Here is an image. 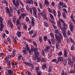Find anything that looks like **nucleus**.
I'll list each match as a JSON object with an SVG mask.
<instances>
[{"label":"nucleus","instance_id":"f257e3e1","mask_svg":"<svg viewBox=\"0 0 75 75\" xmlns=\"http://www.w3.org/2000/svg\"><path fill=\"white\" fill-rule=\"evenodd\" d=\"M55 33L57 34L55 35V39L58 44H60L62 41L63 37L61 34L59 33V30L58 29L55 30ZM57 34H58L59 35Z\"/></svg>","mask_w":75,"mask_h":75},{"label":"nucleus","instance_id":"f03ea898","mask_svg":"<svg viewBox=\"0 0 75 75\" xmlns=\"http://www.w3.org/2000/svg\"><path fill=\"white\" fill-rule=\"evenodd\" d=\"M57 58V61L56 62V64H58L59 63H60V62H63L64 61L63 58L62 57H58Z\"/></svg>","mask_w":75,"mask_h":75},{"label":"nucleus","instance_id":"7ed1b4c3","mask_svg":"<svg viewBox=\"0 0 75 75\" xmlns=\"http://www.w3.org/2000/svg\"><path fill=\"white\" fill-rule=\"evenodd\" d=\"M27 15V14L25 13H21V15L19 16V18L20 20H21L22 18L24 19L25 17Z\"/></svg>","mask_w":75,"mask_h":75},{"label":"nucleus","instance_id":"20e7f679","mask_svg":"<svg viewBox=\"0 0 75 75\" xmlns=\"http://www.w3.org/2000/svg\"><path fill=\"white\" fill-rule=\"evenodd\" d=\"M28 1H26V0H25L24 1V2L26 3V4L28 3L29 4L31 5V4H34V2L33 1V0H28Z\"/></svg>","mask_w":75,"mask_h":75},{"label":"nucleus","instance_id":"39448f33","mask_svg":"<svg viewBox=\"0 0 75 75\" xmlns=\"http://www.w3.org/2000/svg\"><path fill=\"white\" fill-rule=\"evenodd\" d=\"M23 63L26 65L27 66H29L30 67H32L33 64L30 62H28L24 61L23 62Z\"/></svg>","mask_w":75,"mask_h":75},{"label":"nucleus","instance_id":"423d86ee","mask_svg":"<svg viewBox=\"0 0 75 75\" xmlns=\"http://www.w3.org/2000/svg\"><path fill=\"white\" fill-rule=\"evenodd\" d=\"M6 9L5 12L6 13H11V12L10 11V9L8 7H7L5 8Z\"/></svg>","mask_w":75,"mask_h":75},{"label":"nucleus","instance_id":"0eeeda50","mask_svg":"<svg viewBox=\"0 0 75 75\" xmlns=\"http://www.w3.org/2000/svg\"><path fill=\"white\" fill-rule=\"evenodd\" d=\"M47 68V66L46 65V64L45 63H44L42 65V69L45 70V68Z\"/></svg>","mask_w":75,"mask_h":75},{"label":"nucleus","instance_id":"6e6552de","mask_svg":"<svg viewBox=\"0 0 75 75\" xmlns=\"http://www.w3.org/2000/svg\"><path fill=\"white\" fill-rule=\"evenodd\" d=\"M32 19V21L31 22V26L32 27H34V25H35V19L33 17H32L31 18Z\"/></svg>","mask_w":75,"mask_h":75},{"label":"nucleus","instance_id":"1a4fd4ad","mask_svg":"<svg viewBox=\"0 0 75 75\" xmlns=\"http://www.w3.org/2000/svg\"><path fill=\"white\" fill-rule=\"evenodd\" d=\"M64 55L65 58L68 57L67 51L66 50H64Z\"/></svg>","mask_w":75,"mask_h":75},{"label":"nucleus","instance_id":"9d476101","mask_svg":"<svg viewBox=\"0 0 75 75\" xmlns=\"http://www.w3.org/2000/svg\"><path fill=\"white\" fill-rule=\"evenodd\" d=\"M7 75H12L13 73V71L11 69H8L7 70Z\"/></svg>","mask_w":75,"mask_h":75},{"label":"nucleus","instance_id":"9b49d317","mask_svg":"<svg viewBox=\"0 0 75 75\" xmlns=\"http://www.w3.org/2000/svg\"><path fill=\"white\" fill-rule=\"evenodd\" d=\"M27 59L28 60L29 62L32 63L33 62V60L31 59V57L30 56L28 57H27Z\"/></svg>","mask_w":75,"mask_h":75},{"label":"nucleus","instance_id":"f8f14e48","mask_svg":"<svg viewBox=\"0 0 75 75\" xmlns=\"http://www.w3.org/2000/svg\"><path fill=\"white\" fill-rule=\"evenodd\" d=\"M38 48L37 49V50H36L35 51H34V54L35 55H37V56H39L40 55V53L39 52H38Z\"/></svg>","mask_w":75,"mask_h":75},{"label":"nucleus","instance_id":"ddd939ff","mask_svg":"<svg viewBox=\"0 0 75 75\" xmlns=\"http://www.w3.org/2000/svg\"><path fill=\"white\" fill-rule=\"evenodd\" d=\"M27 51L28 52L29 54L30 55H32V54L33 52L31 50H30V48H28L27 49Z\"/></svg>","mask_w":75,"mask_h":75},{"label":"nucleus","instance_id":"4468645a","mask_svg":"<svg viewBox=\"0 0 75 75\" xmlns=\"http://www.w3.org/2000/svg\"><path fill=\"white\" fill-rule=\"evenodd\" d=\"M18 60L20 61L21 59V58L22 57V55H21V53H19L18 55Z\"/></svg>","mask_w":75,"mask_h":75},{"label":"nucleus","instance_id":"2eb2a0df","mask_svg":"<svg viewBox=\"0 0 75 75\" xmlns=\"http://www.w3.org/2000/svg\"><path fill=\"white\" fill-rule=\"evenodd\" d=\"M37 47H35V48L33 46H32L31 47V50L33 52H34L37 49Z\"/></svg>","mask_w":75,"mask_h":75},{"label":"nucleus","instance_id":"dca6fc26","mask_svg":"<svg viewBox=\"0 0 75 75\" xmlns=\"http://www.w3.org/2000/svg\"><path fill=\"white\" fill-rule=\"evenodd\" d=\"M46 49H45V51H46L45 52V53H47V52H48L49 51V50L50 49V47L49 46H47L46 47Z\"/></svg>","mask_w":75,"mask_h":75},{"label":"nucleus","instance_id":"f3484780","mask_svg":"<svg viewBox=\"0 0 75 75\" xmlns=\"http://www.w3.org/2000/svg\"><path fill=\"white\" fill-rule=\"evenodd\" d=\"M73 26L72 25V24L70 23V27H69V28L70 29V30L71 32H73L74 31V28L73 27Z\"/></svg>","mask_w":75,"mask_h":75},{"label":"nucleus","instance_id":"a211bd4d","mask_svg":"<svg viewBox=\"0 0 75 75\" xmlns=\"http://www.w3.org/2000/svg\"><path fill=\"white\" fill-rule=\"evenodd\" d=\"M23 53L25 55H26L27 54V50L25 48L22 50Z\"/></svg>","mask_w":75,"mask_h":75},{"label":"nucleus","instance_id":"6ab92c4d","mask_svg":"<svg viewBox=\"0 0 75 75\" xmlns=\"http://www.w3.org/2000/svg\"><path fill=\"white\" fill-rule=\"evenodd\" d=\"M57 14H58V15H57V16H58V18H60L61 17V12L60 11L58 10L57 11Z\"/></svg>","mask_w":75,"mask_h":75},{"label":"nucleus","instance_id":"aec40b11","mask_svg":"<svg viewBox=\"0 0 75 75\" xmlns=\"http://www.w3.org/2000/svg\"><path fill=\"white\" fill-rule=\"evenodd\" d=\"M17 35L18 37H21V32L18 31L17 33Z\"/></svg>","mask_w":75,"mask_h":75},{"label":"nucleus","instance_id":"412c9836","mask_svg":"<svg viewBox=\"0 0 75 75\" xmlns=\"http://www.w3.org/2000/svg\"><path fill=\"white\" fill-rule=\"evenodd\" d=\"M32 9H33V13H37V11L36 8L34 7H33L32 8Z\"/></svg>","mask_w":75,"mask_h":75},{"label":"nucleus","instance_id":"4be33fe9","mask_svg":"<svg viewBox=\"0 0 75 75\" xmlns=\"http://www.w3.org/2000/svg\"><path fill=\"white\" fill-rule=\"evenodd\" d=\"M33 43L34 46L36 47L37 48L38 47V44L35 41H34L33 42Z\"/></svg>","mask_w":75,"mask_h":75},{"label":"nucleus","instance_id":"5701e85b","mask_svg":"<svg viewBox=\"0 0 75 75\" xmlns=\"http://www.w3.org/2000/svg\"><path fill=\"white\" fill-rule=\"evenodd\" d=\"M52 43L53 44H55V40L54 38H52L50 39Z\"/></svg>","mask_w":75,"mask_h":75},{"label":"nucleus","instance_id":"b1692460","mask_svg":"<svg viewBox=\"0 0 75 75\" xmlns=\"http://www.w3.org/2000/svg\"><path fill=\"white\" fill-rule=\"evenodd\" d=\"M66 13L64 12H63L62 13V15L63 16V18L64 19H66L67 18V16L65 14Z\"/></svg>","mask_w":75,"mask_h":75},{"label":"nucleus","instance_id":"393cba45","mask_svg":"<svg viewBox=\"0 0 75 75\" xmlns=\"http://www.w3.org/2000/svg\"><path fill=\"white\" fill-rule=\"evenodd\" d=\"M39 7L42 10L43 8V5L42 3L41 2H39Z\"/></svg>","mask_w":75,"mask_h":75},{"label":"nucleus","instance_id":"a878e982","mask_svg":"<svg viewBox=\"0 0 75 75\" xmlns=\"http://www.w3.org/2000/svg\"><path fill=\"white\" fill-rule=\"evenodd\" d=\"M7 40L9 42V44L10 45H11V41L10 39V38H9V37H8L7 38Z\"/></svg>","mask_w":75,"mask_h":75},{"label":"nucleus","instance_id":"bb28decb","mask_svg":"<svg viewBox=\"0 0 75 75\" xmlns=\"http://www.w3.org/2000/svg\"><path fill=\"white\" fill-rule=\"evenodd\" d=\"M9 8L10 9V11L11 13H13V7L11 6H10L9 7Z\"/></svg>","mask_w":75,"mask_h":75},{"label":"nucleus","instance_id":"cd10ccee","mask_svg":"<svg viewBox=\"0 0 75 75\" xmlns=\"http://www.w3.org/2000/svg\"><path fill=\"white\" fill-rule=\"evenodd\" d=\"M63 35L64 37V38H67V34L66 33V32L65 31H64L63 33Z\"/></svg>","mask_w":75,"mask_h":75},{"label":"nucleus","instance_id":"c85d7f7f","mask_svg":"<svg viewBox=\"0 0 75 75\" xmlns=\"http://www.w3.org/2000/svg\"><path fill=\"white\" fill-rule=\"evenodd\" d=\"M74 50V45L73 44H72L71 45V47L70 50L72 51H73Z\"/></svg>","mask_w":75,"mask_h":75},{"label":"nucleus","instance_id":"c756f323","mask_svg":"<svg viewBox=\"0 0 75 75\" xmlns=\"http://www.w3.org/2000/svg\"><path fill=\"white\" fill-rule=\"evenodd\" d=\"M39 56H38L37 55H35L33 56V59L35 60H37L38 58V57Z\"/></svg>","mask_w":75,"mask_h":75},{"label":"nucleus","instance_id":"7c9ffc66","mask_svg":"<svg viewBox=\"0 0 75 75\" xmlns=\"http://www.w3.org/2000/svg\"><path fill=\"white\" fill-rule=\"evenodd\" d=\"M39 40L40 41V43L41 44L42 42V38L41 36H39Z\"/></svg>","mask_w":75,"mask_h":75},{"label":"nucleus","instance_id":"2f4dec72","mask_svg":"<svg viewBox=\"0 0 75 75\" xmlns=\"http://www.w3.org/2000/svg\"><path fill=\"white\" fill-rule=\"evenodd\" d=\"M46 22H47L46 21H44V25H45V26L46 28H47L49 27V25L48 24H47V23H46Z\"/></svg>","mask_w":75,"mask_h":75},{"label":"nucleus","instance_id":"473e14b6","mask_svg":"<svg viewBox=\"0 0 75 75\" xmlns=\"http://www.w3.org/2000/svg\"><path fill=\"white\" fill-rule=\"evenodd\" d=\"M49 15H50V17L51 18V19L52 20H53L54 19V17L53 15L51 13H50Z\"/></svg>","mask_w":75,"mask_h":75},{"label":"nucleus","instance_id":"72a5a7b5","mask_svg":"<svg viewBox=\"0 0 75 75\" xmlns=\"http://www.w3.org/2000/svg\"><path fill=\"white\" fill-rule=\"evenodd\" d=\"M4 20V19L2 16H0V23H2Z\"/></svg>","mask_w":75,"mask_h":75},{"label":"nucleus","instance_id":"f704fd0d","mask_svg":"<svg viewBox=\"0 0 75 75\" xmlns=\"http://www.w3.org/2000/svg\"><path fill=\"white\" fill-rule=\"evenodd\" d=\"M34 33V30H32L29 32V33L30 35H33Z\"/></svg>","mask_w":75,"mask_h":75},{"label":"nucleus","instance_id":"c9c22d12","mask_svg":"<svg viewBox=\"0 0 75 75\" xmlns=\"http://www.w3.org/2000/svg\"><path fill=\"white\" fill-rule=\"evenodd\" d=\"M8 22L7 23V24L8 25H9L10 24L12 23L11 20L10 19H9L8 21Z\"/></svg>","mask_w":75,"mask_h":75},{"label":"nucleus","instance_id":"e433bc0d","mask_svg":"<svg viewBox=\"0 0 75 75\" xmlns=\"http://www.w3.org/2000/svg\"><path fill=\"white\" fill-rule=\"evenodd\" d=\"M63 54L62 52L61 51H59V52L58 53V55L59 56H61Z\"/></svg>","mask_w":75,"mask_h":75},{"label":"nucleus","instance_id":"4c0bfd02","mask_svg":"<svg viewBox=\"0 0 75 75\" xmlns=\"http://www.w3.org/2000/svg\"><path fill=\"white\" fill-rule=\"evenodd\" d=\"M16 4L18 5L19 4V3H20L21 1V0H16Z\"/></svg>","mask_w":75,"mask_h":75},{"label":"nucleus","instance_id":"58836bf2","mask_svg":"<svg viewBox=\"0 0 75 75\" xmlns=\"http://www.w3.org/2000/svg\"><path fill=\"white\" fill-rule=\"evenodd\" d=\"M69 73L71 74H74L75 73V71L74 70H71L69 72Z\"/></svg>","mask_w":75,"mask_h":75},{"label":"nucleus","instance_id":"ea45409f","mask_svg":"<svg viewBox=\"0 0 75 75\" xmlns=\"http://www.w3.org/2000/svg\"><path fill=\"white\" fill-rule=\"evenodd\" d=\"M45 4H47V5H49V4H50L49 2L47 0H45Z\"/></svg>","mask_w":75,"mask_h":75},{"label":"nucleus","instance_id":"a19ab883","mask_svg":"<svg viewBox=\"0 0 75 75\" xmlns=\"http://www.w3.org/2000/svg\"><path fill=\"white\" fill-rule=\"evenodd\" d=\"M19 6V4H15V5H14V6H15V7L17 9H18L19 8V7L18 6Z\"/></svg>","mask_w":75,"mask_h":75},{"label":"nucleus","instance_id":"79ce46f5","mask_svg":"<svg viewBox=\"0 0 75 75\" xmlns=\"http://www.w3.org/2000/svg\"><path fill=\"white\" fill-rule=\"evenodd\" d=\"M25 20L27 22H28L30 20L28 16H26L25 17Z\"/></svg>","mask_w":75,"mask_h":75},{"label":"nucleus","instance_id":"37998d69","mask_svg":"<svg viewBox=\"0 0 75 75\" xmlns=\"http://www.w3.org/2000/svg\"><path fill=\"white\" fill-rule=\"evenodd\" d=\"M20 10L21 12H22V13H24V12L25 11V9L24 8H21V9Z\"/></svg>","mask_w":75,"mask_h":75},{"label":"nucleus","instance_id":"c03bdc74","mask_svg":"<svg viewBox=\"0 0 75 75\" xmlns=\"http://www.w3.org/2000/svg\"><path fill=\"white\" fill-rule=\"evenodd\" d=\"M57 59H56L55 58H54L52 60V62H55V63H56V62H57Z\"/></svg>","mask_w":75,"mask_h":75},{"label":"nucleus","instance_id":"a18cd8bd","mask_svg":"<svg viewBox=\"0 0 75 75\" xmlns=\"http://www.w3.org/2000/svg\"><path fill=\"white\" fill-rule=\"evenodd\" d=\"M43 40L44 41H47V37L45 36H44L43 37Z\"/></svg>","mask_w":75,"mask_h":75},{"label":"nucleus","instance_id":"49530a36","mask_svg":"<svg viewBox=\"0 0 75 75\" xmlns=\"http://www.w3.org/2000/svg\"><path fill=\"white\" fill-rule=\"evenodd\" d=\"M41 52H42V54L45 57V52L44 50H42Z\"/></svg>","mask_w":75,"mask_h":75},{"label":"nucleus","instance_id":"de8ad7c7","mask_svg":"<svg viewBox=\"0 0 75 75\" xmlns=\"http://www.w3.org/2000/svg\"><path fill=\"white\" fill-rule=\"evenodd\" d=\"M48 11H50V13H52L53 12L52 10L49 7L48 8Z\"/></svg>","mask_w":75,"mask_h":75},{"label":"nucleus","instance_id":"09e8293b","mask_svg":"<svg viewBox=\"0 0 75 75\" xmlns=\"http://www.w3.org/2000/svg\"><path fill=\"white\" fill-rule=\"evenodd\" d=\"M63 10L64 12V13L66 14H67V9L65 8H63Z\"/></svg>","mask_w":75,"mask_h":75},{"label":"nucleus","instance_id":"8fccbe9b","mask_svg":"<svg viewBox=\"0 0 75 75\" xmlns=\"http://www.w3.org/2000/svg\"><path fill=\"white\" fill-rule=\"evenodd\" d=\"M62 26L64 27H67V25L64 22L62 23Z\"/></svg>","mask_w":75,"mask_h":75},{"label":"nucleus","instance_id":"3c124183","mask_svg":"<svg viewBox=\"0 0 75 75\" xmlns=\"http://www.w3.org/2000/svg\"><path fill=\"white\" fill-rule=\"evenodd\" d=\"M20 11H21L20 9H18V10L17 11V13H18V15H19L20 14V13H21Z\"/></svg>","mask_w":75,"mask_h":75},{"label":"nucleus","instance_id":"603ef678","mask_svg":"<svg viewBox=\"0 0 75 75\" xmlns=\"http://www.w3.org/2000/svg\"><path fill=\"white\" fill-rule=\"evenodd\" d=\"M16 50L15 49H14L13 50V55H15L16 54Z\"/></svg>","mask_w":75,"mask_h":75},{"label":"nucleus","instance_id":"864d4df0","mask_svg":"<svg viewBox=\"0 0 75 75\" xmlns=\"http://www.w3.org/2000/svg\"><path fill=\"white\" fill-rule=\"evenodd\" d=\"M37 75H42L41 71H37Z\"/></svg>","mask_w":75,"mask_h":75},{"label":"nucleus","instance_id":"5fc2aeb1","mask_svg":"<svg viewBox=\"0 0 75 75\" xmlns=\"http://www.w3.org/2000/svg\"><path fill=\"white\" fill-rule=\"evenodd\" d=\"M0 27L4 28V24L2 23H0Z\"/></svg>","mask_w":75,"mask_h":75},{"label":"nucleus","instance_id":"6e6d98bb","mask_svg":"<svg viewBox=\"0 0 75 75\" xmlns=\"http://www.w3.org/2000/svg\"><path fill=\"white\" fill-rule=\"evenodd\" d=\"M47 41H48L49 44L50 45H51L52 44V42L50 39H48Z\"/></svg>","mask_w":75,"mask_h":75},{"label":"nucleus","instance_id":"4d7b16f0","mask_svg":"<svg viewBox=\"0 0 75 75\" xmlns=\"http://www.w3.org/2000/svg\"><path fill=\"white\" fill-rule=\"evenodd\" d=\"M37 62H39L41 61V59L40 57H38L37 59Z\"/></svg>","mask_w":75,"mask_h":75},{"label":"nucleus","instance_id":"13d9d810","mask_svg":"<svg viewBox=\"0 0 75 75\" xmlns=\"http://www.w3.org/2000/svg\"><path fill=\"white\" fill-rule=\"evenodd\" d=\"M30 11V13H31V14H33V10H32V8H29Z\"/></svg>","mask_w":75,"mask_h":75},{"label":"nucleus","instance_id":"bf43d9fd","mask_svg":"<svg viewBox=\"0 0 75 75\" xmlns=\"http://www.w3.org/2000/svg\"><path fill=\"white\" fill-rule=\"evenodd\" d=\"M61 75H68V74L67 72L65 71L64 73H62Z\"/></svg>","mask_w":75,"mask_h":75},{"label":"nucleus","instance_id":"052dcab7","mask_svg":"<svg viewBox=\"0 0 75 75\" xmlns=\"http://www.w3.org/2000/svg\"><path fill=\"white\" fill-rule=\"evenodd\" d=\"M71 33L70 30H69L67 32V35L68 36H70L71 35Z\"/></svg>","mask_w":75,"mask_h":75},{"label":"nucleus","instance_id":"680f3d73","mask_svg":"<svg viewBox=\"0 0 75 75\" xmlns=\"http://www.w3.org/2000/svg\"><path fill=\"white\" fill-rule=\"evenodd\" d=\"M58 24L59 26H62V24L61 23L60 21H58Z\"/></svg>","mask_w":75,"mask_h":75},{"label":"nucleus","instance_id":"e2e57ef3","mask_svg":"<svg viewBox=\"0 0 75 75\" xmlns=\"http://www.w3.org/2000/svg\"><path fill=\"white\" fill-rule=\"evenodd\" d=\"M50 36L52 38H53L54 37V35L53 33H50Z\"/></svg>","mask_w":75,"mask_h":75},{"label":"nucleus","instance_id":"0e129e2a","mask_svg":"<svg viewBox=\"0 0 75 75\" xmlns=\"http://www.w3.org/2000/svg\"><path fill=\"white\" fill-rule=\"evenodd\" d=\"M43 18L46 20H47L48 19L47 16L45 15H43Z\"/></svg>","mask_w":75,"mask_h":75},{"label":"nucleus","instance_id":"69168bd1","mask_svg":"<svg viewBox=\"0 0 75 75\" xmlns=\"http://www.w3.org/2000/svg\"><path fill=\"white\" fill-rule=\"evenodd\" d=\"M64 64L65 65H66L67 63V60L66 59H65L64 60Z\"/></svg>","mask_w":75,"mask_h":75},{"label":"nucleus","instance_id":"338daca9","mask_svg":"<svg viewBox=\"0 0 75 75\" xmlns=\"http://www.w3.org/2000/svg\"><path fill=\"white\" fill-rule=\"evenodd\" d=\"M72 60L71 59V61H68V64H69V65H71V64H72Z\"/></svg>","mask_w":75,"mask_h":75},{"label":"nucleus","instance_id":"774afa93","mask_svg":"<svg viewBox=\"0 0 75 75\" xmlns=\"http://www.w3.org/2000/svg\"><path fill=\"white\" fill-rule=\"evenodd\" d=\"M72 60L73 62H74L75 61V56H72Z\"/></svg>","mask_w":75,"mask_h":75}]
</instances>
